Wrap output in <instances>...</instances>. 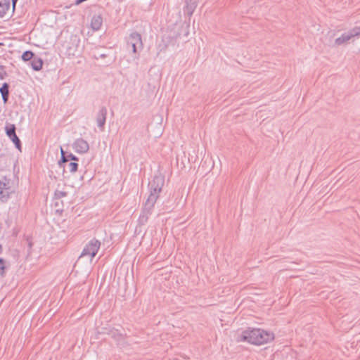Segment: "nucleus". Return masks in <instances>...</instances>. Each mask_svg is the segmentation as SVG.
Wrapping results in <instances>:
<instances>
[{"mask_svg":"<svg viewBox=\"0 0 360 360\" xmlns=\"http://www.w3.org/2000/svg\"><path fill=\"white\" fill-rule=\"evenodd\" d=\"M131 47H132L133 53H137V51H138L139 50H140V49L138 48V45H137V44L131 45Z\"/></svg>","mask_w":360,"mask_h":360,"instance_id":"21","label":"nucleus"},{"mask_svg":"<svg viewBox=\"0 0 360 360\" xmlns=\"http://www.w3.org/2000/svg\"><path fill=\"white\" fill-rule=\"evenodd\" d=\"M14 192L13 188L11 185L10 179L6 177H3L0 179V200L6 202L11 197V195Z\"/></svg>","mask_w":360,"mask_h":360,"instance_id":"4","label":"nucleus"},{"mask_svg":"<svg viewBox=\"0 0 360 360\" xmlns=\"http://www.w3.org/2000/svg\"><path fill=\"white\" fill-rule=\"evenodd\" d=\"M5 129H6V134L9 138H12L13 136L16 135L15 127L14 124H7L6 126Z\"/></svg>","mask_w":360,"mask_h":360,"instance_id":"13","label":"nucleus"},{"mask_svg":"<svg viewBox=\"0 0 360 360\" xmlns=\"http://www.w3.org/2000/svg\"><path fill=\"white\" fill-rule=\"evenodd\" d=\"M17 1L18 0H12L13 7H15Z\"/></svg>","mask_w":360,"mask_h":360,"instance_id":"25","label":"nucleus"},{"mask_svg":"<svg viewBox=\"0 0 360 360\" xmlns=\"http://www.w3.org/2000/svg\"><path fill=\"white\" fill-rule=\"evenodd\" d=\"M9 86L7 83H4L2 86L0 88V93L1 95L9 94L8 91Z\"/></svg>","mask_w":360,"mask_h":360,"instance_id":"14","label":"nucleus"},{"mask_svg":"<svg viewBox=\"0 0 360 360\" xmlns=\"http://www.w3.org/2000/svg\"><path fill=\"white\" fill-rule=\"evenodd\" d=\"M106 115H107L106 110L103 108L99 111V112L97 115V118H96L97 125L102 130L103 129V127H104V124H105V122L106 120Z\"/></svg>","mask_w":360,"mask_h":360,"instance_id":"9","label":"nucleus"},{"mask_svg":"<svg viewBox=\"0 0 360 360\" xmlns=\"http://www.w3.org/2000/svg\"><path fill=\"white\" fill-rule=\"evenodd\" d=\"M274 339V333L260 328H248L237 336V342H248L250 344L261 345Z\"/></svg>","mask_w":360,"mask_h":360,"instance_id":"1","label":"nucleus"},{"mask_svg":"<svg viewBox=\"0 0 360 360\" xmlns=\"http://www.w3.org/2000/svg\"><path fill=\"white\" fill-rule=\"evenodd\" d=\"M32 56H33L32 52L27 51H25V53H23L22 56V58L25 61H27V60H31Z\"/></svg>","mask_w":360,"mask_h":360,"instance_id":"15","label":"nucleus"},{"mask_svg":"<svg viewBox=\"0 0 360 360\" xmlns=\"http://www.w3.org/2000/svg\"><path fill=\"white\" fill-rule=\"evenodd\" d=\"M101 246V243L99 240L94 238L91 239L84 247L79 260L84 258L89 257V261L91 262L93 258L96 255L98 250H99Z\"/></svg>","mask_w":360,"mask_h":360,"instance_id":"3","label":"nucleus"},{"mask_svg":"<svg viewBox=\"0 0 360 360\" xmlns=\"http://www.w3.org/2000/svg\"><path fill=\"white\" fill-rule=\"evenodd\" d=\"M68 160L70 159L71 160H77V158L72 154H70L68 155Z\"/></svg>","mask_w":360,"mask_h":360,"instance_id":"22","label":"nucleus"},{"mask_svg":"<svg viewBox=\"0 0 360 360\" xmlns=\"http://www.w3.org/2000/svg\"><path fill=\"white\" fill-rule=\"evenodd\" d=\"M73 148L77 153H86L89 149V146L86 141L78 139L74 142Z\"/></svg>","mask_w":360,"mask_h":360,"instance_id":"6","label":"nucleus"},{"mask_svg":"<svg viewBox=\"0 0 360 360\" xmlns=\"http://www.w3.org/2000/svg\"><path fill=\"white\" fill-rule=\"evenodd\" d=\"M60 153H61V156L65 155V151L63 150V149L62 148H60Z\"/></svg>","mask_w":360,"mask_h":360,"instance_id":"24","label":"nucleus"},{"mask_svg":"<svg viewBox=\"0 0 360 360\" xmlns=\"http://www.w3.org/2000/svg\"><path fill=\"white\" fill-rule=\"evenodd\" d=\"M164 184L165 179L161 175L155 176L152 182L150 183V193L146 201V205L148 206V207H153L156 202Z\"/></svg>","mask_w":360,"mask_h":360,"instance_id":"2","label":"nucleus"},{"mask_svg":"<svg viewBox=\"0 0 360 360\" xmlns=\"http://www.w3.org/2000/svg\"><path fill=\"white\" fill-rule=\"evenodd\" d=\"M1 157H2V155H0V158H1Z\"/></svg>","mask_w":360,"mask_h":360,"instance_id":"26","label":"nucleus"},{"mask_svg":"<svg viewBox=\"0 0 360 360\" xmlns=\"http://www.w3.org/2000/svg\"><path fill=\"white\" fill-rule=\"evenodd\" d=\"M199 0H185L184 12L191 17L198 5Z\"/></svg>","mask_w":360,"mask_h":360,"instance_id":"7","label":"nucleus"},{"mask_svg":"<svg viewBox=\"0 0 360 360\" xmlns=\"http://www.w3.org/2000/svg\"><path fill=\"white\" fill-rule=\"evenodd\" d=\"M2 96V99L4 101V103H6L7 101H8V94H6V95H1Z\"/></svg>","mask_w":360,"mask_h":360,"instance_id":"23","label":"nucleus"},{"mask_svg":"<svg viewBox=\"0 0 360 360\" xmlns=\"http://www.w3.org/2000/svg\"><path fill=\"white\" fill-rule=\"evenodd\" d=\"M68 169L70 172L74 173L77 171L78 165L76 162H70L68 165Z\"/></svg>","mask_w":360,"mask_h":360,"instance_id":"17","label":"nucleus"},{"mask_svg":"<svg viewBox=\"0 0 360 360\" xmlns=\"http://www.w3.org/2000/svg\"><path fill=\"white\" fill-rule=\"evenodd\" d=\"M56 195L58 198H63V197H65L66 195V193L63 192V191H57L56 192Z\"/></svg>","mask_w":360,"mask_h":360,"instance_id":"20","label":"nucleus"},{"mask_svg":"<svg viewBox=\"0 0 360 360\" xmlns=\"http://www.w3.org/2000/svg\"><path fill=\"white\" fill-rule=\"evenodd\" d=\"M9 8L10 4L8 2H6V0L0 1V18L4 17Z\"/></svg>","mask_w":360,"mask_h":360,"instance_id":"11","label":"nucleus"},{"mask_svg":"<svg viewBox=\"0 0 360 360\" xmlns=\"http://www.w3.org/2000/svg\"><path fill=\"white\" fill-rule=\"evenodd\" d=\"M32 67L34 70H40L42 68L43 62L39 58H34L31 63Z\"/></svg>","mask_w":360,"mask_h":360,"instance_id":"12","label":"nucleus"},{"mask_svg":"<svg viewBox=\"0 0 360 360\" xmlns=\"http://www.w3.org/2000/svg\"><path fill=\"white\" fill-rule=\"evenodd\" d=\"M103 23V19L102 17L99 15H94L91 22V27L93 30L97 31L98 30Z\"/></svg>","mask_w":360,"mask_h":360,"instance_id":"10","label":"nucleus"},{"mask_svg":"<svg viewBox=\"0 0 360 360\" xmlns=\"http://www.w3.org/2000/svg\"><path fill=\"white\" fill-rule=\"evenodd\" d=\"M128 43L131 45L137 44L138 48L139 49H143V42H142L141 36L140 34H139L137 32H133L130 34V36L129 37Z\"/></svg>","mask_w":360,"mask_h":360,"instance_id":"8","label":"nucleus"},{"mask_svg":"<svg viewBox=\"0 0 360 360\" xmlns=\"http://www.w3.org/2000/svg\"><path fill=\"white\" fill-rule=\"evenodd\" d=\"M360 35V27H355L347 32L343 33L340 37L335 40L337 46L343 45L347 43L352 37Z\"/></svg>","mask_w":360,"mask_h":360,"instance_id":"5","label":"nucleus"},{"mask_svg":"<svg viewBox=\"0 0 360 360\" xmlns=\"http://www.w3.org/2000/svg\"><path fill=\"white\" fill-rule=\"evenodd\" d=\"M6 264L5 261L0 258V275H3L5 272Z\"/></svg>","mask_w":360,"mask_h":360,"instance_id":"18","label":"nucleus"},{"mask_svg":"<svg viewBox=\"0 0 360 360\" xmlns=\"http://www.w3.org/2000/svg\"><path fill=\"white\" fill-rule=\"evenodd\" d=\"M68 162V156L63 155V156H61V160L59 162V165L61 166L62 164L66 163Z\"/></svg>","mask_w":360,"mask_h":360,"instance_id":"19","label":"nucleus"},{"mask_svg":"<svg viewBox=\"0 0 360 360\" xmlns=\"http://www.w3.org/2000/svg\"><path fill=\"white\" fill-rule=\"evenodd\" d=\"M10 139L14 143V144L15 145V147L18 149L20 150V148H21L20 141L18 139V137L17 136V135H15L14 136H13L12 138H10Z\"/></svg>","mask_w":360,"mask_h":360,"instance_id":"16","label":"nucleus"}]
</instances>
